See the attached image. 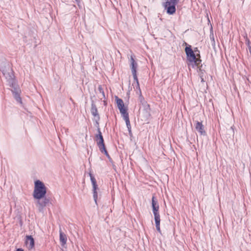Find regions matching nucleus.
<instances>
[{
	"label": "nucleus",
	"instance_id": "nucleus-1",
	"mask_svg": "<svg viewBox=\"0 0 251 251\" xmlns=\"http://www.w3.org/2000/svg\"><path fill=\"white\" fill-rule=\"evenodd\" d=\"M47 193V190L44 183L39 180L34 182V189L33 196L35 199L39 200L44 198Z\"/></svg>",
	"mask_w": 251,
	"mask_h": 251
},
{
	"label": "nucleus",
	"instance_id": "nucleus-2",
	"mask_svg": "<svg viewBox=\"0 0 251 251\" xmlns=\"http://www.w3.org/2000/svg\"><path fill=\"white\" fill-rule=\"evenodd\" d=\"M187 60L192 63V66H198L199 63L201 62L200 59L196 58V55L191 48L190 45H188L185 49Z\"/></svg>",
	"mask_w": 251,
	"mask_h": 251
},
{
	"label": "nucleus",
	"instance_id": "nucleus-3",
	"mask_svg": "<svg viewBox=\"0 0 251 251\" xmlns=\"http://www.w3.org/2000/svg\"><path fill=\"white\" fill-rule=\"evenodd\" d=\"M179 0H167L164 4V7L168 14L172 15L176 12V5Z\"/></svg>",
	"mask_w": 251,
	"mask_h": 251
},
{
	"label": "nucleus",
	"instance_id": "nucleus-4",
	"mask_svg": "<svg viewBox=\"0 0 251 251\" xmlns=\"http://www.w3.org/2000/svg\"><path fill=\"white\" fill-rule=\"evenodd\" d=\"M130 67L132 74V75L133 77V79L137 84V87H138L139 89H140L139 83L138 79L137 78V69L138 67V64L132 56L130 57ZM139 90H140V92L141 93L140 89H139Z\"/></svg>",
	"mask_w": 251,
	"mask_h": 251
},
{
	"label": "nucleus",
	"instance_id": "nucleus-5",
	"mask_svg": "<svg viewBox=\"0 0 251 251\" xmlns=\"http://www.w3.org/2000/svg\"><path fill=\"white\" fill-rule=\"evenodd\" d=\"M50 199L45 196L42 199L37 200V205L40 212H43L44 208L50 203Z\"/></svg>",
	"mask_w": 251,
	"mask_h": 251
},
{
	"label": "nucleus",
	"instance_id": "nucleus-6",
	"mask_svg": "<svg viewBox=\"0 0 251 251\" xmlns=\"http://www.w3.org/2000/svg\"><path fill=\"white\" fill-rule=\"evenodd\" d=\"M98 134H97L96 135L95 138L96 141L97 142V146H98L99 148L100 149L105 147V145L104 143V139L102 135V133L99 127L98 128Z\"/></svg>",
	"mask_w": 251,
	"mask_h": 251
},
{
	"label": "nucleus",
	"instance_id": "nucleus-7",
	"mask_svg": "<svg viewBox=\"0 0 251 251\" xmlns=\"http://www.w3.org/2000/svg\"><path fill=\"white\" fill-rule=\"evenodd\" d=\"M25 244L29 250L34 247V239L31 235L26 236Z\"/></svg>",
	"mask_w": 251,
	"mask_h": 251
},
{
	"label": "nucleus",
	"instance_id": "nucleus-8",
	"mask_svg": "<svg viewBox=\"0 0 251 251\" xmlns=\"http://www.w3.org/2000/svg\"><path fill=\"white\" fill-rule=\"evenodd\" d=\"M151 206L152 208L153 214H159V205L158 204L157 201L155 200V198L154 196H153L152 198Z\"/></svg>",
	"mask_w": 251,
	"mask_h": 251
},
{
	"label": "nucleus",
	"instance_id": "nucleus-9",
	"mask_svg": "<svg viewBox=\"0 0 251 251\" xmlns=\"http://www.w3.org/2000/svg\"><path fill=\"white\" fill-rule=\"evenodd\" d=\"M195 128H196V129L197 130V131L199 132L201 134V135H206V132L204 130V126L202 124L201 122L197 121Z\"/></svg>",
	"mask_w": 251,
	"mask_h": 251
},
{
	"label": "nucleus",
	"instance_id": "nucleus-10",
	"mask_svg": "<svg viewBox=\"0 0 251 251\" xmlns=\"http://www.w3.org/2000/svg\"><path fill=\"white\" fill-rule=\"evenodd\" d=\"M91 112L92 115L95 117H98V119H100V116L98 112L97 108L96 105L92 102L91 103Z\"/></svg>",
	"mask_w": 251,
	"mask_h": 251
},
{
	"label": "nucleus",
	"instance_id": "nucleus-11",
	"mask_svg": "<svg viewBox=\"0 0 251 251\" xmlns=\"http://www.w3.org/2000/svg\"><path fill=\"white\" fill-rule=\"evenodd\" d=\"M59 239L61 243L62 246H64L66 244L67 242V236L65 234H64L61 230L60 229L59 231Z\"/></svg>",
	"mask_w": 251,
	"mask_h": 251
},
{
	"label": "nucleus",
	"instance_id": "nucleus-12",
	"mask_svg": "<svg viewBox=\"0 0 251 251\" xmlns=\"http://www.w3.org/2000/svg\"><path fill=\"white\" fill-rule=\"evenodd\" d=\"M120 113H121L124 119L129 118L128 113L127 112V109L124 107L119 108Z\"/></svg>",
	"mask_w": 251,
	"mask_h": 251
},
{
	"label": "nucleus",
	"instance_id": "nucleus-13",
	"mask_svg": "<svg viewBox=\"0 0 251 251\" xmlns=\"http://www.w3.org/2000/svg\"><path fill=\"white\" fill-rule=\"evenodd\" d=\"M98 189V187H93V198L95 201L96 204H97V199H98V193H97V189Z\"/></svg>",
	"mask_w": 251,
	"mask_h": 251
},
{
	"label": "nucleus",
	"instance_id": "nucleus-14",
	"mask_svg": "<svg viewBox=\"0 0 251 251\" xmlns=\"http://www.w3.org/2000/svg\"><path fill=\"white\" fill-rule=\"evenodd\" d=\"M14 97L15 99L19 102L22 103V99L20 97V94L18 91H13Z\"/></svg>",
	"mask_w": 251,
	"mask_h": 251
},
{
	"label": "nucleus",
	"instance_id": "nucleus-15",
	"mask_svg": "<svg viewBox=\"0 0 251 251\" xmlns=\"http://www.w3.org/2000/svg\"><path fill=\"white\" fill-rule=\"evenodd\" d=\"M116 99L118 109L125 106L123 100L122 99L118 98L117 97H116Z\"/></svg>",
	"mask_w": 251,
	"mask_h": 251
},
{
	"label": "nucleus",
	"instance_id": "nucleus-16",
	"mask_svg": "<svg viewBox=\"0 0 251 251\" xmlns=\"http://www.w3.org/2000/svg\"><path fill=\"white\" fill-rule=\"evenodd\" d=\"M99 150L102 153H103L108 159H111L110 155L106 149L105 146L99 149Z\"/></svg>",
	"mask_w": 251,
	"mask_h": 251
},
{
	"label": "nucleus",
	"instance_id": "nucleus-17",
	"mask_svg": "<svg viewBox=\"0 0 251 251\" xmlns=\"http://www.w3.org/2000/svg\"><path fill=\"white\" fill-rule=\"evenodd\" d=\"M98 91H99L100 93L101 94L102 98L103 99H105V96L104 94V90L101 85H99L98 87Z\"/></svg>",
	"mask_w": 251,
	"mask_h": 251
},
{
	"label": "nucleus",
	"instance_id": "nucleus-18",
	"mask_svg": "<svg viewBox=\"0 0 251 251\" xmlns=\"http://www.w3.org/2000/svg\"><path fill=\"white\" fill-rule=\"evenodd\" d=\"M154 216L155 224L160 223V215L159 214H153Z\"/></svg>",
	"mask_w": 251,
	"mask_h": 251
},
{
	"label": "nucleus",
	"instance_id": "nucleus-19",
	"mask_svg": "<svg viewBox=\"0 0 251 251\" xmlns=\"http://www.w3.org/2000/svg\"><path fill=\"white\" fill-rule=\"evenodd\" d=\"M90 179H91V181L93 187H95L96 186H98V185L97 184V181H96V180L95 177H91V178Z\"/></svg>",
	"mask_w": 251,
	"mask_h": 251
},
{
	"label": "nucleus",
	"instance_id": "nucleus-20",
	"mask_svg": "<svg viewBox=\"0 0 251 251\" xmlns=\"http://www.w3.org/2000/svg\"><path fill=\"white\" fill-rule=\"evenodd\" d=\"M210 38L211 40L212 45L215 44L214 35L213 32H210Z\"/></svg>",
	"mask_w": 251,
	"mask_h": 251
},
{
	"label": "nucleus",
	"instance_id": "nucleus-21",
	"mask_svg": "<svg viewBox=\"0 0 251 251\" xmlns=\"http://www.w3.org/2000/svg\"><path fill=\"white\" fill-rule=\"evenodd\" d=\"M124 120L125 121V122H126L127 128L130 127L131 126H130V121H129V118H126V119H124Z\"/></svg>",
	"mask_w": 251,
	"mask_h": 251
},
{
	"label": "nucleus",
	"instance_id": "nucleus-22",
	"mask_svg": "<svg viewBox=\"0 0 251 251\" xmlns=\"http://www.w3.org/2000/svg\"><path fill=\"white\" fill-rule=\"evenodd\" d=\"M139 100L143 105L146 103V102L145 101L144 98L141 95L139 97Z\"/></svg>",
	"mask_w": 251,
	"mask_h": 251
},
{
	"label": "nucleus",
	"instance_id": "nucleus-23",
	"mask_svg": "<svg viewBox=\"0 0 251 251\" xmlns=\"http://www.w3.org/2000/svg\"><path fill=\"white\" fill-rule=\"evenodd\" d=\"M0 71H1L4 75L5 74V69L4 65L0 64Z\"/></svg>",
	"mask_w": 251,
	"mask_h": 251
},
{
	"label": "nucleus",
	"instance_id": "nucleus-24",
	"mask_svg": "<svg viewBox=\"0 0 251 251\" xmlns=\"http://www.w3.org/2000/svg\"><path fill=\"white\" fill-rule=\"evenodd\" d=\"M156 230L159 232H161V230L160 228V223H156L155 224Z\"/></svg>",
	"mask_w": 251,
	"mask_h": 251
},
{
	"label": "nucleus",
	"instance_id": "nucleus-25",
	"mask_svg": "<svg viewBox=\"0 0 251 251\" xmlns=\"http://www.w3.org/2000/svg\"><path fill=\"white\" fill-rule=\"evenodd\" d=\"M246 43L248 47V46H251V43H250V40L248 39H247L246 40Z\"/></svg>",
	"mask_w": 251,
	"mask_h": 251
},
{
	"label": "nucleus",
	"instance_id": "nucleus-26",
	"mask_svg": "<svg viewBox=\"0 0 251 251\" xmlns=\"http://www.w3.org/2000/svg\"><path fill=\"white\" fill-rule=\"evenodd\" d=\"M248 48L251 55V46H248Z\"/></svg>",
	"mask_w": 251,
	"mask_h": 251
},
{
	"label": "nucleus",
	"instance_id": "nucleus-27",
	"mask_svg": "<svg viewBox=\"0 0 251 251\" xmlns=\"http://www.w3.org/2000/svg\"><path fill=\"white\" fill-rule=\"evenodd\" d=\"M75 0L77 2L78 6H80V0Z\"/></svg>",
	"mask_w": 251,
	"mask_h": 251
},
{
	"label": "nucleus",
	"instance_id": "nucleus-28",
	"mask_svg": "<svg viewBox=\"0 0 251 251\" xmlns=\"http://www.w3.org/2000/svg\"><path fill=\"white\" fill-rule=\"evenodd\" d=\"M127 129H128V131L129 132V133L131 134V127L130 126L129 127H128Z\"/></svg>",
	"mask_w": 251,
	"mask_h": 251
},
{
	"label": "nucleus",
	"instance_id": "nucleus-29",
	"mask_svg": "<svg viewBox=\"0 0 251 251\" xmlns=\"http://www.w3.org/2000/svg\"><path fill=\"white\" fill-rule=\"evenodd\" d=\"M16 251H24V250H23L21 248H19V249H17Z\"/></svg>",
	"mask_w": 251,
	"mask_h": 251
},
{
	"label": "nucleus",
	"instance_id": "nucleus-30",
	"mask_svg": "<svg viewBox=\"0 0 251 251\" xmlns=\"http://www.w3.org/2000/svg\"><path fill=\"white\" fill-rule=\"evenodd\" d=\"M201 82H204V79L203 78V76H201Z\"/></svg>",
	"mask_w": 251,
	"mask_h": 251
},
{
	"label": "nucleus",
	"instance_id": "nucleus-31",
	"mask_svg": "<svg viewBox=\"0 0 251 251\" xmlns=\"http://www.w3.org/2000/svg\"><path fill=\"white\" fill-rule=\"evenodd\" d=\"M89 176H90V179L91 178V177H94V176L93 175V174H92V173H90L89 174Z\"/></svg>",
	"mask_w": 251,
	"mask_h": 251
},
{
	"label": "nucleus",
	"instance_id": "nucleus-32",
	"mask_svg": "<svg viewBox=\"0 0 251 251\" xmlns=\"http://www.w3.org/2000/svg\"><path fill=\"white\" fill-rule=\"evenodd\" d=\"M202 73L201 72L200 74V76L201 77V76H203L202 75Z\"/></svg>",
	"mask_w": 251,
	"mask_h": 251
},
{
	"label": "nucleus",
	"instance_id": "nucleus-33",
	"mask_svg": "<svg viewBox=\"0 0 251 251\" xmlns=\"http://www.w3.org/2000/svg\"><path fill=\"white\" fill-rule=\"evenodd\" d=\"M212 30V26L211 25V27H210V30L211 31Z\"/></svg>",
	"mask_w": 251,
	"mask_h": 251
}]
</instances>
